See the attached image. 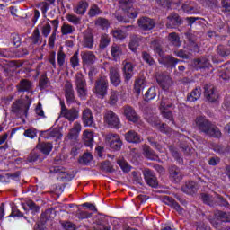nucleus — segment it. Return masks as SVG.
I'll use <instances>...</instances> for the list:
<instances>
[{
	"mask_svg": "<svg viewBox=\"0 0 230 230\" xmlns=\"http://www.w3.org/2000/svg\"><path fill=\"white\" fill-rule=\"evenodd\" d=\"M125 139L128 143H141V136L137 134V132L134 130H129L125 134Z\"/></svg>",
	"mask_w": 230,
	"mask_h": 230,
	"instance_id": "bb28decb",
	"label": "nucleus"
},
{
	"mask_svg": "<svg viewBox=\"0 0 230 230\" xmlns=\"http://www.w3.org/2000/svg\"><path fill=\"white\" fill-rule=\"evenodd\" d=\"M30 110V102L16 101L12 105V112L16 114L18 118H28V111Z\"/></svg>",
	"mask_w": 230,
	"mask_h": 230,
	"instance_id": "20e7f679",
	"label": "nucleus"
},
{
	"mask_svg": "<svg viewBox=\"0 0 230 230\" xmlns=\"http://www.w3.org/2000/svg\"><path fill=\"white\" fill-rule=\"evenodd\" d=\"M76 31V29L68 23H63L61 26V33L62 35H73L74 32Z\"/></svg>",
	"mask_w": 230,
	"mask_h": 230,
	"instance_id": "a19ab883",
	"label": "nucleus"
},
{
	"mask_svg": "<svg viewBox=\"0 0 230 230\" xmlns=\"http://www.w3.org/2000/svg\"><path fill=\"white\" fill-rule=\"evenodd\" d=\"M117 164H119V166H120L121 170L124 171L126 173H128V172H130L132 168L130 164H128V163L123 158H119L117 160Z\"/></svg>",
	"mask_w": 230,
	"mask_h": 230,
	"instance_id": "a18cd8bd",
	"label": "nucleus"
},
{
	"mask_svg": "<svg viewBox=\"0 0 230 230\" xmlns=\"http://www.w3.org/2000/svg\"><path fill=\"white\" fill-rule=\"evenodd\" d=\"M140 42H141V37L132 36L129 42V49H131V51H137V48H139Z\"/></svg>",
	"mask_w": 230,
	"mask_h": 230,
	"instance_id": "79ce46f5",
	"label": "nucleus"
},
{
	"mask_svg": "<svg viewBox=\"0 0 230 230\" xmlns=\"http://www.w3.org/2000/svg\"><path fill=\"white\" fill-rule=\"evenodd\" d=\"M109 76L111 84H112V85H114L115 87H118V85L121 84V75L119 74V69H118L117 67H110Z\"/></svg>",
	"mask_w": 230,
	"mask_h": 230,
	"instance_id": "f3484780",
	"label": "nucleus"
},
{
	"mask_svg": "<svg viewBox=\"0 0 230 230\" xmlns=\"http://www.w3.org/2000/svg\"><path fill=\"white\" fill-rule=\"evenodd\" d=\"M87 8H89V3L85 0H81L80 2H78L77 5L74 8V12L77 15H85V12H87Z\"/></svg>",
	"mask_w": 230,
	"mask_h": 230,
	"instance_id": "c85d7f7f",
	"label": "nucleus"
},
{
	"mask_svg": "<svg viewBox=\"0 0 230 230\" xmlns=\"http://www.w3.org/2000/svg\"><path fill=\"white\" fill-rule=\"evenodd\" d=\"M123 75H124V82L128 83L132 76H134V65L128 61H123Z\"/></svg>",
	"mask_w": 230,
	"mask_h": 230,
	"instance_id": "dca6fc26",
	"label": "nucleus"
},
{
	"mask_svg": "<svg viewBox=\"0 0 230 230\" xmlns=\"http://www.w3.org/2000/svg\"><path fill=\"white\" fill-rule=\"evenodd\" d=\"M101 13H103V12L100 9V7L97 4L91 5L88 11L89 17H96V15H100Z\"/></svg>",
	"mask_w": 230,
	"mask_h": 230,
	"instance_id": "de8ad7c7",
	"label": "nucleus"
},
{
	"mask_svg": "<svg viewBox=\"0 0 230 230\" xmlns=\"http://www.w3.org/2000/svg\"><path fill=\"white\" fill-rule=\"evenodd\" d=\"M65 98L68 105H73V103L80 105V102L76 101V97H75V90L73 89V84L69 81H67L65 84Z\"/></svg>",
	"mask_w": 230,
	"mask_h": 230,
	"instance_id": "9d476101",
	"label": "nucleus"
},
{
	"mask_svg": "<svg viewBox=\"0 0 230 230\" xmlns=\"http://www.w3.org/2000/svg\"><path fill=\"white\" fill-rule=\"evenodd\" d=\"M158 61L159 64H162V66H164L168 69L175 68V66H177L179 62H181V59H178L172 55L162 56Z\"/></svg>",
	"mask_w": 230,
	"mask_h": 230,
	"instance_id": "9b49d317",
	"label": "nucleus"
},
{
	"mask_svg": "<svg viewBox=\"0 0 230 230\" xmlns=\"http://www.w3.org/2000/svg\"><path fill=\"white\" fill-rule=\"evenodd\" d=\"M214 152H217V154H226L229 152V148L227 146H222V145H214L213 146Z\"/></svg>",
	"mask_w": 230,
	"mask_h": 230,
	"instance_id": "e2e57ef3",
	"label": "nucleus"
},
{
	"mask_svg": "<svg viewBox=\"0 0 230 230\" xmlns=\"http://www.w3.org/2000/svg\"><path fill=\"white\" fill-rule=\"evenodd\" d=\"M183 12L186 13H197V5L194 2H187L181 6Z\"/></svg>",
	"mask_w": 230,
	"mask_h": 230,
	"instance_id": "4c0bfd02",
	"label": "nucleus"
},
{
	"mask_svg": "<svg viewBox=\"0 0 230 230\" xmlns=\"http://www.w3.org/2000/svg\"><path fill=\"white\" fill-rule=\"evenodd\" d=\"M109 89V80L106 76L100 77L95 81L94 88L93 89L97 98H105Z\"/></svg>",
	"mask_w": 230,
	"mask_h": 230,
	"instance_id": "f03ea898",
	"label": "nucleus"
},
{
	"mask_svg": "<svg viewBox=\"0 0 230 230\" xmlns=\"http://www.w3.org/2000/svg\"><path fill=\"white\" fill-rule=\"evenodd\" d=\"M142 148L143 154L146 159H151V161H155V159H157V155H155V152H154V150H152L149 146L144 145Z\"/></svg>",
	"mask_w": 230,
	"mask_h": 230,
	"instance_id": "2f4dec72",
	"label": "nucleus"
},
{
	"mask_svg": "<svg viewBox=\"0 0 230 230\" xmlns=\"http://www.w3.org/2000/svg\"><path fill=\"white\" fill-rule=\"evenodd\" d=\"M182 24V18L177 13H171L167 17L166 28H177Z\"/></svg>",
	"mask_w": 230,
	"mask_h": 230,
	"instance_id": "6ab92c4d",
	"label": "nucleus"
},
{
	"mask_svg": "<svg viewBox=\"0 0 230 230\" xmlns=\"http://www.w3.org/2000/svg\"><path fill=\"white\" fill-rule=\"evenodd\" d=\"M124 115L128 121H132L133 123H137V121H139V115H137L136 110H134V108L131 106L124 107Z\"/></svg>",
	"mask_w": 230,
	"mask_h": 230,
	"instance_id": "5701e85b",
	"label": "nucleus"
},
{
	"mask_svg": "<svg viewBox=\"0 0 230 230\" xmlns=\"http://www.w3.org/2000/svg\"><path fill=\"white\" fill-rule=\"evenodd\" d=\"M83 46L84 48H88L89 49H93L94 46V36L91 31H85L83 36Z\"/></svg>",
	"mask_w": 230,
	"mask_h": 230,
	"instance_id": "b1692460",
	"label": "nucleus"
},
{
	"mask_svg": "<svg viewBox=\"0 0 230 230\" xmlns=\"http://www.w3.org/2000/svg\"><path fill=\"white\" fill-rule=\"evenodd\" d=\"M196 127L206 136H209L210 137L220 138L222 137V132L218 128V127L215 126L211 121H209L206 117L199 116L195 120Z\"/></svg>",
	"mask_w": 230,
	"mask_h": 230,
	"instance_id": "f257e3e1",
	"label": "nucleus"
},
{
	"mask_svg": "<svg viewBox=\"0 0 230 230\" xmlns=\"http://www.w3.org/2000/svg\"><path fill=\"white\" fill-rule=\"evenodd\" d=\"M104 123L110 127V128H121V121L119 117L112 111H107L104 113Z\"/></svg>",
	"mask_w": 230,
	"mask_h": 230,
	"instance_id": "39448f33",
	"label": "nucleus"
},
{
	"mask_svg": "<svg viewBox=\"0 0 230 230\" xmlns=\"http://www.w3.org/2000/svg\"><path fill=\"white\" fill-rule=\"evenodd\" d=\"M157 82L164 91H168L172 85V79L170 77H158Z\"/></svg>",
	"mask_w": 230,
	"mask_h": 230,
	"instance_id": "c9c22d12",
	"label": "nucleus"
},
{
	"mask_svg": "<svg viewBox=\"0 0 230 230\" xmlns=\"http://www.w3.org/2000/svg\"><path fill=\"white\" fill-rule=\"evenodd\" d=\"M80 132H82V124L76 121L74 123V126L70 129L66 137L67 139H70V141H77L78 136H80Z\"/></svg>",
	"mask_w": 230,
	"mask_h": 230,
	"instance_id": "aec40b11",
	"label": "nucleus"
},
{
	"mask_svg": "<svg viewBox=\"0 0 230 230\" xmlns=\"http://www.w3.org/2000/svg\"><path fill=\"white\" fill-rule=\"evenodd\" d=\"M157 96V92L155 91V87H150L145 94V98L146 102H150V100H154Z\"/></svg>",
	"mask_w": 230,
	"mask_h": 230,
	"instance_id": "864d4df0",
	"label": "nucleus"
},
{
	"mask_svg": "<svg viewBox=\"0 0 230 230\" xmlns=\"http://www.w3.org/2000/svg\"><path fill=\"white\" fill-rule=\"evenodd\" d=\"M169 177L172 182H181L184 174H182V171L177 165H172L169 167Z\"/></svg>",
	"mask_w": 230,
	"mask_h": 230,
	"instance_id": "4468645a",
	"label": "nucleus"
},
{
	"mask_svg": "<svg viewBox=\"0 0 230 230\" xmlns=\"http://www.w3.org/2000/svg\"><path fill=\"white\" fill-rule=\"evenodd\" d=\"M49 173H54L57 175V179L61 181V182H69L75 179V172H67L66 169L60 166H52L49 168Z\"/></svg>",
	"mask_w": 230,
	"mask_h": 230,
	"instance_id": "7ed1b4c3",
	"label": "nucleus"
},
{
	"mask_svg": "<svg viewBox=\"0 0 230 230\" xmlns=\"http://www.w3.org/2000/svg\"><path fill=\"white\" fill-rule=\"evenodd\" d=\"M215 216H216L217 218H220L221 222H229V215H228L227 213H226V212L217 210V211L215 213Z\"/></svg>",
	"mask_w": 230,
	"mask_h": 230,
	"instance_id": "680f3d73",
	"label": "nucleus"
},
{
	"mask_svg": "<svg viewBox=\"0 0 230 230\" xmlns=\"http://www.w3.org/2000/svg\"><path fill=\"white\" fill-rule=\"evenodd\" d=\"M23 136H25V137H29L30 139H35V137H37V129L33 128L26 129Z\"/></svg>",
	"mask_w": 230,
	"mask_h": 230,
	"instance_id": "052dcab7",
	"label": "nucleus"
},
{
	"mask_svg": "<svg viewBox=\"0 0 230 230\" xmlns=\"http://www.w3.org/2000/svg\"><path fill=\"white\" fill-rule=\"evenodd\" d=\"M10 40L13 42V46L19 48L21 46V37L17 33H12L10 36Z\"/></svg>",
	"mask_w": 230,
	"mask_h": 230,
	"instance_id": "0e129e2a",
	"label": "nucleus"
},
{
	"mask_svg": "<svg viewBox=\"0 0 230 230\" xmlns=\"http://www.w3.org/2000/svg\"><path fill=\"white\" fill-rule=\"evenodd\" d=\"M150 48L153 49L156 55H159L160 57H163L164 55V51H163V47L161 46V43L157 40H154L150 43Z\"/></svg>",
	"mask_w": 230,
	"mask_h": 230,
	"instance_id": "473e14b6",
	"label": "nucleus"
},
{
	"mask_svg": "<svg viewBox=\"0 0 230 230\" xmlns=\"http://www.w3.org/2000/svg\"><path fill=\"white\" fill-rule=\"evenodd\" d=\"M39 150L45 155H49V153L53 150V144L47 142V143H41L37 146Z\"/></svg>",
	"mask_w": 230,
	"mask_h": 230,
	"instance_id": "e433bc0d",
	"label": "nucleus"
},
{
	"mask_svg": "<svg viewBox=\"0 0 230 230\" xmlns=\"http://www.w3.org/2000/svg\"><path fill=\"white\" fill-rule=\"evenodd\" d=\"M82 121L84 127H93V123H94V116H93L91 109L86 108L83 111Z\"/></svg>",
	"mask_w": 230,
	"mask_h": 230,
	"instance_id": "a211bd4d",
	"label": "nucleus"
},
{
	"mask_svg": "<svg viewBox=\"0 0 230 230\" xmlns=\"http://www.w3.org/2000/svg\"><path fill=\"white\" fill-rule=\"evenodd\" d=\"M163 202L166 204L167 206H170L171 208H173L176 211H178L180 214L182 213L183 209L181 208V205L173 199V198L170 196H164L163 198Z\"/></svg>",
	"mask_w": 230,
	"mask_h": 230,
	"instance_id": "a878e982",
	"label": "nucleus"
},
{
	"mask_svg": "<svg viewBox=\"0 0 230 230\" xmlns=\"http://www.w3.org/2000/svg\"><path fill=\"white\" fill-rule=\"evenodd\" d=\"M19 93H24L26 91H30L31 89V82L23 79L17 85Z\"/></svg>",
	"mask_w": 230,
	"mask_h": 230,
	"instance_id": "ea45409f",
	"label": "nucleus"
},
{
	"mask_svg": "<svg viewBox=\"0 0 230 230\" xmlns=\"http://www.w3.org/2000/svg\"><path fill=\"white\" fill-rule=\"evenodd\" d=\"M106 139L109 141L111 150H121L123 142L118 134L110 133L106 136Z\"/></svg>",
	"mask_w": 230,
	"mask_h": 230,
	"instance_id": "f8f14e48",
	"label": "nucleus"
},
{
	"mask_svg": "<svg viewBox=\"0 0 230 230\" xmlns=\"http://www.w3.org/2000/svg\"><path fill=\"white\" fill-rule=\"evenodd\" d=\"M123 48H125V45H119L116 43L111 45V55L115 62H118V60L121 58V56H123Z\"/></svg>",
	"mask_w": 230,
	"mask_h": 230,
	"instance_id": "412c9836",
	"label": "nucleus"
},
{
	"mask_svg": "<svg viewBox=\"0 0 230 230\" xmlns=\"http://www.w3.org/2000/svg\"><path fill=\"white\" fill-rule=\"evenodd\" d=\"M217 54L218 57H221V58H227L230 55V49L226 45H218L217 48Z\"/></svg>",
	"mask_w": 230,
	"mask_h": 230,
	"instance_id": "f704fd0d",
	"label": "nucleus"
},
{
	"mask_svg": "<svg viewBox=\"0 0 230 230\" xmlns=\"http://www.w3.org/2000/svg\"><path fill=\"white\" fill-rule=\"evenodd\" d=\"M41 33L43 37H48L49 33H51V24L49 22H46L42 27H41Z\"/></svg>",
	"mask_w": 230,
	"mask_h": 230,
	"instance_id": "338daca9",
	"label": "nucleus"
},
{
	"mask_svg": "<svg viewBox=\"0 0 230 230\" xmlns=\"http://www.w3.org/2000/svg\"><path fill=\"white\" fill-rule=\"evenodd\" d=\"M168 40L172 46H174L175 48L181 47V38L179 37V34L176 32H171L168 35Z\"/></svg>",
	"mask_w": 230,
	"mask_h": 230,
	"instance_id": "72a5a7b5",
	"label": "nucleus"
},
{
	"mask_svg": "<svg viewBox=\"0 0 230 230\" xmlns=\"http://www.w3.org/2000/svg\"><path fill=\"white\" fill-rule=\"evenodd\" d=\"M204 96L207 101L210 103H215L218 102L220 95L218 94V90L213 84H205L204 86Z\"/></svg>",
	"mask_w": 230,
	"mask_h": 230,
	"instance_id": "423d86ee",
	"label": "nucleus"
},
{
	"mask_svg": "<svg viewBox=\"0 0 230 230\" xmlns=\"http://www.w3.org/2000/svg\"><path fill=\"white\" fill-rule=\"evenodd\" d=\"M142 58L144 62H146L148 66H155V60H154V58L148 52H143L142 53Z\"/></svg>",
	"mask_w": 230,
	"mask_h": 230,
	"instance_id": "5fc2aeb1",
	"label": "nucleus"
},
{
	"mask_svg": "<svg viewBox=\"0 0 230 230\" xmlns=\"http://www.w3.org/2000/svg\"><path fill=\"white\" fill-rule=\"evenodd\" d=\"M201 199L204 204H208V206H215L213 197H211L209 194H202Z\"/></svg>",
	"mask_w": 230,
	"mask_h": 230,
	"instance_id": "69168bd1",
	"label": "nucleus"
},
{
	"mask_svg": "<svg viewBox=\"0 0 230 230\" xmlns=\"http://www.w3.org/2000/svg\"><path fill=\"white\" fill-rule=\"evenodd\" d=\"M119 6L120 10H123V12H126L128 13V17L130 19H136L137 17L138 13L137 11L130 12L132 10V7L134 6V0H119Z\"/></svg>",
	"mask_w": 230,
	"mask_h": 230,
	"instance_id": "6e6552de",
	"label": "nucleus"
},
{
	"mask_svg": "<svg viewBox=\"0 0 230 230\" xmlns=\"http://www.w3.org/2000/svg\"><path fill=\"white\" fill-rule=\"evenodd\" d=\"M171 107H173V102L166 97H162L161 102H160V111H166V109H171Z\"/></svg>",
	"mask_w": 230,
	"mask_h": 230,
	"instance_id": "c03bdc74",
	"label": "nucleus"
},
{
	"mask_svg": "<svg viewBox=\"0 0 230 230\" xmlns=\"http://www.w3.org/2000/svg\"><path fill=\"white\" fill-rule=\"evenodd\" d=\"M31 40H32V44H42V40H40V31L39 28H36L32 35L31 36Z\"/></svg>",
	"mask_w": 230,
	"mask_h": 230,
	"instance_id": "8fccbe9b",
	"label": "nucleus"
},
{
	"mask_svg": "<svg viewBox=\"0 0 230 230\" xmlns=\"http://www.w3.org/2000/svg\"><path fill=\"white\" fill-rule=\"evenodd\" d=\"M66 58H67V55H66L64 50L59 49L58 51V65L59 67H64V64H66Z\"/></svg>",
	"mask_w": 230,
	"mask_h": 230,
	"instance_id": "09e8293b",
	"label": "nucleus"
},
{
	"mask_svg": "<svg viewBox=\"0 0 230 230\" xmlns=\"http://www.w3.org/2000/svg\"><path fill=\"white\" fill-rule=\"evenodd\" d=\"M135 93H137V94H140L141 93V90L145 89V80L144 79H137L135 81Z\"/></svg>",
	"mask_w": 230,
	"mask_h": 230,
	"instance_id": "603ef678",
	"label": "nucleus"
},
{
	"mask_svg": "<svg viewBox=\"0 0 230 230\" xmlns=\"http://www.w3.org/2000/svg\"><path fill=\"white\" fill-rule=\"evenodd\" d=\"M169 150H170L172 157H174V159L179 163V164H182L183 159L181 156V154H179V151H177V148H175L172 146H170Z\"/></svg>",
	"mask_w": 230,
	"mask_h": 230,
	"instance_id": "49530a36",
	"label": "nucleus"
},
{
	"mask_svg": "<svg viewBox=\"0 0 230 230\" xmlns=\"http://www.w3.org/2000/svg\"><path fill=\"white\" fill-rule=\"evenodd\" d=\"M193 67L196 69V71L200 69H209V67H211V63L209 62V59L206 58H200L194 59Z\"/></svg>",
	"mask_w": 230,
	"mask_h": 230,
	"instance_id": "4be33fe9",
	"label": "nucleus"
},
{
	"mask_svg": "<svg viewBox=\"0 0 230 230\" xmlns=\"http://www.w3.org/2000/svg\"><path fill=\"white\" fill-rule=\"evenodd\" d=\"M202 94V91L200 90V87H197L194 89L188 96L187 101L188 102H197L199 98H200V95Z\"/></svg>",
	"mask_w": 230,
	"mask_h": 230,
	"instance_id": "58836bf2",
	"label": "nucleus"
},
{
	"mask_svg": "<svg viewBox=\"0 0 230 230\" xmlns=\"http://www.w3.org/2000/svg\"><path fill=\"white\" fill-rule=\"evenodd\" d=\"M96 26H100V28H102V30H105V28H109V20L105 18L99 17L95 21Z\"/></svg>",
	"mask_w": 230,
	"mask_h": 230,
	"instance_id": "6e6d98bb",
	"label": "nucleus"
},
{
	"mask_svg": "<svg viewBox=\"0 0 230 230\" xmlns=\"http://www.w3.org/2000/svg\"><path fill=\"white\" fill-rule=\"evenodd\" d=\"M222 12L226 13H230V0H221Z\"/></svg>",
	"mask_w": 230,
	"mask_h": 230,
	"instance_id": "774afa93",
	"label": "nucleus"
},
{
	"mask_svg": "<svg viewBox=\"0 0 230 230\" xmlns=\"http://www.w3.org/2000/svg\"><path fill=\"white\" fill-rule=\"evenodd\" d=\"M81 58H82L83 64L91 65V64H94V60H96V56L93 51H84V52H81Z\"/></svg>",
	"mask_w": 230,
	"mask_h": 230,
	"instance_id": "cd10ccee",
	"label": "nucleus"
},
{
	"mask_svg": "<svg viewBox=\"0 0 230 230\" xmlns=\"http://www.w3.org/2000/svg\"><path fill=\"white\" fill-rule=\"evenodd\" d=\"M197 190H199V185L195 181H188L181 187V191L187 195L197 193Z\"/></svg>",
	"mask_w": 230,
	"mask_h": 230,
	"instance_id": "393cba45",
	"label": "nucleus"
},
{
	"mask_svg": "<svg viewBox=\"0 0 230 230\" xmlns=\"http://www.w3.org/2000/svg\"><path fill=\"white\" fill-rule=\"evenodd\" d=\"M60 136V130L57 128H50L40 133V137L45 139H51V137H58Z\"/></svg>",
	"mask_w": 230,
	"mask_h": 230,
	"instance_id": "c756f323",
	"label": "nucleus"
},
{
	"mask_svg": "<svg viewBox=\"0 0 230 230\" xmlns=\"http://www.w3.org/2000/svg\"><path fill=\"white\" fill-rule=\"evenodd\" d=\"M66 20L68 22H71L72 24H75V26L80 24L82 22V19L75 14H67Z\"/></svg>",
	"mask_w": 230,
	"mask_h": 230,
	"instance_id": "bf43d9fd",
	"label": "nucleus"
},
{
	"mask_svg": "<svg viewBox=\"0 0 230 230\" xmlns=\"http://www.w3.org/2000/svg\"><path fill=\"white\" fill-rule=\"evenodd\" d=\"M83 141L85 146H93L94 145V135L92 131L84 130L83 133Z\"/></svg>",
	"mask_w": 230,
	"mask_h": 230,
	"instance_id": "7c9ffc66",
	"label": "nucleus"
},
{
	"mask_svg": "<svg viewBox=\"0 0 230 230\" xmlns=\"http://www.w3.org/2000/svg\"><path fill=\"white\" fill-rule=\"evenodd\" d=\"M138 27L144 31H150V30L155 28V22L152 18L142 17L138 19Z\"/></svg>",
	"mask_w": 230,
	"mask_h": 230,
	"instance_id": "2eb2a0df",
	"label": "nucleus"
},
{
	"mask_svg": "<svg viewBox=\"0 0 230 230\" xmlns=\"http://www.w3.org/2000/svg\"><path fill=\"white\" fill-rule=\"evenodd\" d=\"M70 64L73 69H76L80 66V58H78V52H75L70 58Z\"/></svg>",
	"mask_w": 230,
	"mask_h": 230,
	"instance_id": "13d9d810",
	"label": "nucleus"
},
{
	"mask_svg": "<svg viewBox=\"0 0 230 230\" xmlns=\"http://www.w3.org/2000/svg\"><path fill=\"white\" fill-rule=\"evenodd\" d=\"M148 123L150 125H153L154 127H157L160 130V132H163L164 134H168L172 130L168 125L165 123H163L161 125V120L157 118V116H152L147 119Z\"/></svg>",
	"mask_w": 230,
	"mask_h": 230,
	"instance_id": "ddd939ff",
	"label": "nucleus"
},
{
	"mask_svg": "<svg viewBox=\"0 0 230 230\" xmlns=\"http://www.w3.org/2000/svg\"><path fill=\"white\" fill-rule=\"evenodd\" d=\"M172 53L175 55V57L183 58V60H188L190 58V54L184 49H173Z\"/></svg>",
	"mask_w": 230,
	"mask_h": 230,
	"instance_id": "3c124183",
	"label": "nucleus"
},
{
	"mask_svg": "<svg viewBox=\"0 0 230 230\" xmlns=\"http://www.w3.org/2000/svg\"><path fill=\"white\" fill-rule=\"evenodd\" d=\"M60 116L67 119L70 123H73V121L80 118V110L75 107L67 109V107L63 106V111H60Z\"/></svg>",
	"mask_w": 230,
	"mask_h": 230,
	"instance_id": "0eeeda50",
	"label": "nucleus"
},
{
	"mask_svg": "<svg viewBox=\"0 0 230 230\" xmlns=\"http://www.w3.org/2000/svg\"><path fill=\"white\" fill-rule=\"evenodd\" d=\"M109 44H111V37H109V34H102L99 48L101 49H105Z\"/></svg>",
	"mask_w": 230,
	"mask_h": 230,
	"instance_id": "37998d69",
	"label": "nucleus"
},
{
	"mask_svg": "<svg viewBox=\"0 0 230 230\" xmlns=\"http://www.w3.org/2000/svg\"><path fill=\"white\" fill-rule=\"evenodd\" d=\"M75 85L80 98H85L87 96V84L85 83V77L82 74H78L75 76Z\"/></svg>",
	"mask_w": 230,
	"mask_h": 230,
	"instance_id": "1a4fd4ad",
	"label": "nucleus"
},
{
	"mask_svg": "<svg viewBox=\"0 0 230 230\" xmlns=\"http://www.w3.org/2000/svg\"><path fill=\"white\" fill-rule=\"evenodd\" d=\"M102 170H104V172H108V173H113L114 168L112 167V164H111L109 161H104L101 164Z\"/></svg>",
	"mask_w": 230,
	"mask_h": 230,
	"instance_id": "4d7b16f0",
	"label": "nucleus"
}]
</instances>
